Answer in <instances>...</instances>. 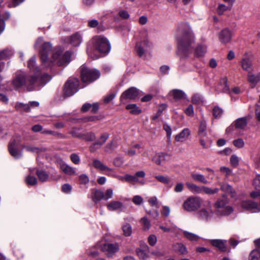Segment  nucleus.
<instances>
[{"label":"nucleus","mask_w":260,"mask_h":260,"mask_svg":"<svg viewBox=\"0 0 260 260\" xmlns=\"http://www.w3.org/2000/svg\"><path fill=\"white\" fill-rule=\"evenodd\" d=\"M41 46L40 55L43 64L46 67L51 66L53 61H56L59 66H67L70 61L71 53L67 51L62 54L60 47L55 48L52 51V45L49 42H44L42 38H39L35 45V47Z\"/></svg>","instance_id":"obj_1"},{"label":"nucleus","mask_w":260,"mask_h":260,"mask_svg":"<svg viewBox=\"0 0 260 260\" xmlns=\"http://www.w3.org/2000/svg\"><path fill=\"white\" fill-rule=\"evenodd\" d=\"M176 39L180 55L186 57L191 52L195 42L194 35L188 23H182L178 25Z\"/></svg>","instance_id":"obj_2"},{"label":"nucleus","mask_w":260,"mask_h":260,"mask_svg":"<svg viewBox=\"0 0 260 260\" xmlns=\"http://www.w3.org/2000/svg\"><path fill=\"white\" fill-rule=\"evenodd\" d=\"M47 76V79L44 80L43 78L39 79L36 77L26 78L24 73H18L14 78L12 84L15 89L19 88L25 85L29 91L36 90L51 79L50 76Z\"/></svg>","instance_id":"obj_3"},{"label":"nucleus","mask_w":260,"mask_h":260,"mask_svg":"<svg viewBox=\"0 0 260 260\" xmlns=\"http://www.w3.org/2000/svg\"><path fill=\"white\" fill-rule=\"evenodd\" d=\"M107 170H104L105 174L109 176H113L121 181H125L133 184L139 183L140 185L145 184L144 178L145 177V173L144 171H139L135 174L134 175L126 174L123 176L116 175L113 169L107 166Z\"/></svg>","instance_id":"obj_4"},{"label":"nucleus","mask_w":260,"mask_h":260,"mask_svg":"<svg viewBox=\"0 0 260 260\" xmlns=\"http://www.w3.org/2000/svg\"><path fill=\"white\" fill-rule=\"evenodd\" d=\"M203 203V200L200 197L190 196L186 199L182 204V208L188 212L198 211Z\"/></svg>","instance_id":"obj_5"},{"label":"nucleus","mask_w":260,"mask_h":260,"mask_svg":"<svg viewBox=\"0 0 260 260\" xmlns=\"http://www.w3.org/2000/svg\"><path fill=\"white\" fill-rule=\"evenodd\" d=\"M81 78L82 82L88 84L100 76V72L93 69L87 68L85 66H82L80 68Z\"/></svg>","instance_id":"obj_6"},{"label":"nucleus","mask_w":260,"mask_h":260,"mask_svg":"<svg viewBox=\"0 0 260 260\" xmlns=\"http://www.w3.org/2000/svg\"><path fill=\"white\" fill-rule=\"evenodd\" d=\"M95 51L108 53L110 50V44L106 38L99 36L93 38Z\"/></svg>","instance_id":"obj_7"},{"label":"nucleus","mask_w":260,"mask_h":260,"mask_svg":"<svg viewBox=\"0 0 260 260\" xmlns=\"http://www.w3.org/2000/svg\"><path fill=\"white\" fill-rule=\"evenodd\" d=\"M79 80L76 78H70L64 85L63 93L66 96H71L79 89Z\"/></svg>","instance_id":"obj_8"},{"label":"nucleus","mask_w":260,"mask_h":260,"mask_svg":"<svg viewBox=\"0 0 260 260\" xmlns=\"http://www.w3.org/2000/svg\"><path fill=\"white\" fill-rule=\"evenodd\" d=\"M147 37L148 34L146 32L145 37L142 39L141 41L137 44V53L140 57L145 54L147 48H151L153 46L152 43L148 39Z\"/></svg>","instance_id":"obj_9"},{"label":"nucleus","mask_w":260,"mask_h":260,"mask_svg":"<svg viewBox=\"0 0 260 260\" xmlns=\"http://www.w3.org/2000/svg\"><path fill=\"white\" fill-rule=\"evenodd\" d=\"M100 248L101 250L106 253L108 255H112L116 252L119 249L118 245L117 244H112L102 242L96 246Z\"/></svg>","instance_id":"obj_10"},{"label":"nucleus","mask_w":260,"mask_h":260,"mask_svg":"<svg viewBox=\"0 0 260 260\" xmlns=\"http://www.w3.org/2000/svg\"><path fill=\"white\" fill-rule=\"evenodd\" d=\"M212 215L213 211L209 202L208 203V205L206 207L200 210H199L197 212L198 218L201 220L206 221L209 220L212 217Z\"/></svg>","instance_id":"obj_11"},{"label":"nucleus","mask_w":260,"mask_h":260,"mask_svg":"<svg viewBox=\"0 0 260 260\" xmlns=\"http://www.w3.org/2000/svg\"><path fill=\"white\" fill-rule=\"evenodd\" d=\"M138 90L135 87H131L125 91L121 95L120 101L122 102L124 100H134L138 97Z\"/></svg>","instance_id":"obj_12"},{"label":"nucleus","mask_w":260,"mask_h":260,"mask_svg":"<svg viewBox=\"0 0 260 260\" xmlns=\"http://www.w3.org/2000/svg\"><path fill=\"white\" fill-rule=\"evenodd\" d=\"M241 207L252 212H258L260 211V206L256 203L252 201H243L241 203Z\"/></svg>","instance_id":"obj_13"},{"label":"nucleus","mask_w":260,"mask_h":260,"mask_svg":"<svg viewBox=\"0 0 260 260\" xmlns=\"http://www.w3.org/2000/svg\"><path fill=\"white\" fill-rule=\"evenodd\" d=\"M9 151L11 155L15 158L18 159L22 155V152L18 149V143L15 140H13L10 142Z\"/></svg>","instance_id":"obj_14"},{"label":"nucleus","mask_w":260,"mask_h":260,"mask_svg":"<svg viewBox=\"0 0 260 260\" xmlns=\"http://www.w3.org/2000/svg\"><path fill=\"white\" fill-rule=\"evenodd\" d=\"M109 137V135L105 133L102 134L99 138V140L93 143L91 146H90V151L92 152H94L96 149L100 148L107 141Z\"/></svg>","instance_id":"obj_15"},{"label":"nucleus","mask_w":260,"mask_h":260,"mask_svg":"<svg viewBox=\"0 0 260 260\" xmlns=\"http://www.w3.org/2000/svg\"><path fill=\"white\" fill-rule=\"evenodd\" d=\"M36 63V59L35 57H31L28 61L27 63V67L31 70H34L35 73L36 74L35 76L39 79L43 78L44 80H46L47 79V75L50 76L48 74H44L42 77H39L40 75V70L38 67H35Z\"/></svg>","instance_id":"obj_16"},{"label":"nucleus","mask_w":260,"mask_h":260,"mask_svg":"<svg viewBox=\"0 0 260 260\" xmlns=\"http://www.w3.org/2000/svg\"><path fill=\"white\" fill-rule=\"evenodd\" d=\"M240 64L242 69L248 73L252 70V61L248 56H245L240 61Z\"/></svg>","instance_id":"obj_17"},{"label":"nucleus","mask_w":260,"mask_h":260,"mask_svg":"<svg viewBox=\"0 0 260 260\" xmlns=\"http://www.w3.org/2000/svg\"><path fill=\"white\" fill-rule=\"evenodd\" d=\"M232 38V34L231 31L228 29L225 28L222 30L219 34V41L224 44L229 42Z\"/></svg>","instance_id":"obj_18"},{"label":"nucleus","mask_w":260,"mask_h":260,"mask_svg":"<svg viewBox=\"0 0 260 260\" xmlns=\"http://www.w3.org/2000/svg\"><path fill=\"white\" fill-rule=\"evenodd\" d=\"M253 185L255 190L251 192L250 196L252 198H256L260 196V175L254 178Z\"/></svg>","instance_id":"obj_19"},{"label":"nucleus","mask_w":260,"mask_h":260,"mask_svg":"<svg viewBox=\"0 0 260 260\" xmlns=\"http://www.w3.org/2000/svg\"><path fill=\"white\" fill-rule=\"evenodd\" d=\"M190 134L189 129L187 128H184L179 134L176 135L175 140L177 142H183L187 140Z\"/></svg>","instance_id":"obj_20"},{"label":"nucleus","mask_w":260,"mask_h":260,"mask_svg":"<svg viewBox=\"0 0 260 260\" xmlns=\"http://www.w3.org/2000/svg\"><path fill=\"white\" fill-rule=\"evenodd\" d=\"M217 90L219 92L230 93V87L228 85V79L226 77L221 79L217 87Z\"/></svg>","instance_id":"obj_21"},{"label":"nucleus","mask_w":260,"mask_h":260,"mask_svg":"<svg viewBox=\"0 0 260 260\" xmlns=\"http://www.w3.org/2000/svg\"><path fill=\"white\" fill-rule=\"evenodd\" d=\"M247 80L251 84L252 87L255 86L260 82V72L256 74H254L251 72L248 73Z\"/></svg>","instance_id":"obj_22"},{"label":"nucleus","mask_w":260,"mask_h":260,"mask_svg":"<svg viewBox=\"0 0 260 260\" xmlns=\"http://www.w3.org/2000/svg\"><path fill=\"white\" fill-rule=\"evenodd\" d=\"M82 41V35L77 32L70 37V42L74 46H78Z\"/></svg>","instance_id":"obj_23"},{"label":"nucleus","mask_w":260,"mask_h":260,"mask_svg":"<svg viewBox=\"0 0 260 260\" xmlns=\"http://www.w3.org/2000/svg\"><path fill=\"white\" fill-rule=\"evenodd\" d=\"M226 242L225 240H222L215 239L211 240V244L221 251H225L226 250Z\"/></svg>","instance_id":"obj_24"},{"label":"nucleus","mask_w":260,"mask_h":260,"mask_svg":"<svg viewBox=\"0 0 260 260\" xmlns=\"http://www.w3.org/2000/svg\"><path fill=\"white\" fill-rule=\"evenodd\" d=\"M136 252L140 258L144 259L148 256L149 247L146 245H143L140 248L137 249Z\"/></svg>","instance_id":"obj_25"},{"label":"nucleus","mask_w":260,"mask_h":260,"mask_svg":"<svg viewBox=\"0 0 260 260\" xmlns=\"http://www.w3.org/2000/svg\"><path fill=\"white\" fill-rule=\"evenodd\" d=\"M88 26L91 28H96L98 32L103 31L105 30V27L102 24H100L99 21L95 19L88 20Z\"/></svg>","instance_id":"obj_26"},{"label":"nucleus","mask_w":260,"mask_h":260,"mask_svg":"<svg viewBox=\"0 0 260 260\" xmlns=\"http://www.w3.org/2000/svg\"><path fill=\"white\" fill-rule=\"evenodd\" d=\"M167 156H168V155L165 153H157L153 156L152 160L156 164L160 165L163 161L166 160Z\"/></svg>","instance_id":"obj_27"},{"label":"nucleus","mask_w":260,"mask_h":260,"mask_svg":"<svg viewBox=\"0 0 260 260\" xmlns=\"http://www.w3.org/2000/svg\"><path fill=\"white\" fill-rule=\"evenodd\" d=\"M220 189L223 191L230 194L232 197L234 198L236 197V192L231 186L228 184H223L219 183Z\"/></svg>","instance_id":"obj_28"},{"label":"nucleus","mask_w":260,"mask_h":260,"mask_svg":"<svg viewBox=\"0 0 260 260\" xmlns=\"http://www.w3.org/2000/svg\"><path fill=\"white\" fill-rule=\"evenodd\" d=\"M123 207V204L119 201H112L107 205V208L110 211L121 209Z\"/></svg>","instance_id":"obj_29"},{"label":"nucleus","mask_w":260,"mask_h":260,"mask_svg":"<svg viewBox=\"0 0 260 260\" xmlns=\"http://www.w3.org/2000/svg\"><path fill=\"white\" fill-rule=\"evenodd\" d=\"M60 168L63 172L68 175H73L76 174L75 169L66 164H61Z\"/></svg>","instance_id":"obj_30"},{"label":"nucleus","mask_w":260,"mask_h":260,"mask_svg":"<svg viewBox=\"0 0 260 260\" xmlns=\"http://www.w3.org/2000/svg\"><path fill=\"white\" fill-rule=\"evenodd\" d=\"M228 202L225 199L219 200L214 204L216 211L218 212H222L223 209L228 205Z\"/></svg>","instance_id":"obj_31"},{"label":"nucleus","mask_w":260,"mask_h":260,"mask_svg":"<svg viewBox=\"0 0 260 260\" xmlns=\"http://www.w3.org/2000/svg\"><path fill=\"white\" fill-rule=\"evenodd\" d=\"M234 123L236 128L244 129L247 125V119L246 117L240 118L235 120Z\"/></svg>","instance_id":"obj_32"},{"label":"nucleus","mask_w":260,"mask_h":260,"mask_svg":"<svg viewBox=\"0 0 260 260\" xmlns=\"http://www.w3.org/2000/svg\"><path fill=\"white\" fill-rule=\"evenodd\" d=\"M191 177L194 181L201 182L203 184H208L210 183L202 174L192 173L191 175Z\"/></svg>","instance_id":"obj_33"},{"label":"nucleus","mask_w":260,"mask_h":260,"mask_svg":"<svg viewBox=\"0 0 260 260\" xmlns=\"http://www.w3.org/2000/svg\"><path fill=\"white\" fill-rule=\"evenodd\" d=\"M207 124L206 122L204 120H202L200 122V126L199 127L198 134L201 137H204L207 135L206 132Z\"/></svg>","instance_id":"obj_34"},{"label":"nucleus","mask_w":260,"mask_h":260,"mask_svg":"<svg viewBox=\"0 0 260 260\" xmlns=\"http://www.w3.org/2000/svg\"><path fill=\"white\" fill-rule=\"evenodd\" d=\"M188 189L194 193H202V186H199L194 184L187 182L186 183Z\"/></svg>","instance_id":"obj_35"},{"label":"nucleus","mask_w":260,"mask_h":260,"mask_svg":"<svg viewBox=\"0 0 260 260\" xmlns=\"http://www.w3.org/2000/svg\"><path fill=\"white\" fill-rule=\"evenodd\" d=\"M174 250L179 252L181 254H185L187 253L186 247L182 243H176L173 246Z\"/></svg>","instance_id":"obj_36"},{"label":"nucleus","mask_w":260,"mask_h":260,"mask_svg":"<svg viewBox=\"0 0 260 260\" xmlns=\"http://www.w3.org/2000/svg\"><path fill=\"white\" fill-rule=\"evenodd\" d=\"M92 165L95 169L101 171H103L104 170H107V166L98 159H93Z\"/></svg>","instance_id":"obj_37"},{"label":"nucleus","mask_w":260,"mask_h":260,"mask_svg":"<svg viewBox=\"0 0 260 260\" xmlns=\"http://www.w3.org/2000/svg\"><path fill=\"white\" fill-rule=\"evenodd\" d=\"M207 51V47L205 45H199L195 50L196 55L198 57L203 56Z\"/></svg>","instance_id":"obj_38"},{"label":"nucleus","mask_w":260,"mask_h":260,"mask_svg":"<svg viewBox=\"0 0 260 260\" xmlns=\"http://www.w3.org/2000/svg\"><path fill=\"white\" fill-rule=\"evenodd\" d=\"M170 94L176 100L182 99L185 96V93L182 91L177 89L172 90Z\"/></svg>","instance_id":"obj_39"},{"label":"nucleus","mask_w":260,"mask_h":260,"mask_svg":"<svg viewBox=\"0 0 260 260\" xmlns=\"http://www.w3.org/2000/svg\"><path fill=\"white\" fill-rule=\"evenodd\" d=\"M104 192L100 190H96L93 193V196H92V201L94 203H97L98 201H100L101 200L104 199Z\"/></svg>","instance_id":"obj_40"},{"label":"nucleus","mask_w":260,"mask_h":260,"mask_svg":"<svg viewBox=\"0 0 260 260\" xmlns=\"http://www.w3.org/2000/svg\"><path fill=\"white\" fill-rule=\"evenodd\" d=\"M126 109L129 110L132 114L137 115L141 112V110L136 104L127 105Z\"/></svg>","instance_id":"obj_41"},{"label":"nucleus","mask_w":260,"mask_h":260,"mask_svg":"<svg viewBox=\"0 0 260 260\" xmlns=\"http://www.w3.org/2000/svg\"><path fill=\"white\" fill-rule=\"evenodd\" d=\"M37 175L39 180L41 182L47 181L49 179V175L43 170H37Z\"/></svg>","instance_id":"obj_42"},{"label":"nucleus","mask_w":260,"mask_h":260,"mask_svg":"<svg viewBox=\"0 0 260 260\" xmlns=\"http://www.w3.org/2000/svg\"><path fill=\"white\" fill-rule=\"evenodd\" d=\"M219 191L218 188H211L206 186H202V193L204 192L207 194H214L217 193Z\"/></svg>","instance_id":"obj_43"},{"label":"nucleus","mask_w":260,"mask_h":260,"mask_svg":"<svg viewBox=\"0 0 260 260\" xmlns=\"http://www.w3.org/2000/svg\"><path fill=\"white\" fill-rule=\"evenodd\" d=\"M22 148L25 149L26 151L32 153H39L44 150L42 148L37 147L32 145H24Z\"/></svg>","instance_id":"obj_44"},{"label":"nucleus","mask_w":260,"mask_h":260,"mask_svg":"<svg viewBox=\"0 0 260 260\" xmlns=\"http://www.w3.org/2000/svg\"><path fill=\"white\" fill-rule=\"evenodd\" d=\"M183 235L186 239L192 241H197L200 238L199 236L187 231L183 232Z\"/></svg>","instance_id":"obj_45"},{"label":"nucleus","mask_w":260,"mask_h":260,"mask_svg":"<svg viewBox=\"0 0 260 260\" xmlns=\"http://www.w3.org/2000/svg\"><path fill=\"white\" fill-rule=\"evenodd\" d=\"M249 260H260V251L256 249L251 251L249 255Z\"/></svg>","instance_id":"obj_46"},{"label":"nucleus","mask_w":260,"mask_h":260,"mask_svg":"<svg viewBox=\"0 0 260 260\" xmlns=\"http://www.w3.org/2000/svg\"><path fill=\"white\" fill-rule=\"evenodd\" d=\"M13 54V51L10 49H5L0 51V59H5Z\"/></svg>","instance_id":"obj_47"},{"label":"nucleus","mask_w":260,"mask_h":260,"mask_svg":"<svg viewBox=\"0 0 260 260\" xmlns=\"http://www.w3.org/2000/svg\"><path fill=\"white\" fill-rule=\"evenodd\" d=\"M231 8L230 7L229 8L224 4H219L217 8V12L219 15H222L225 11L230 10Z\"/></svg>","instance_id":"obj_48"},{"label":"nucleus","mask_w":260,"mask_h":260,"mask_svg":"<svg viewBox=\"0 0 260 260\" xmlns=\"http://www.w3.org/2000/svg\"><path fill=\"white\" fill-rule=\"evenodd\" d=\"M82 136L83 137L81 138L82 139L89 141H93L95 138V135L92 132H89L85 134H82Z\"/></svg>","instance_id":"obj_49"},{"label":"nucleus","mask_w":260,"mask_h":260,"mask_svg":"<svg viewBox=\"0 0 260 260\" xmlns=\"http://www.w3.org/2000/svg\"><path fill=\"white\" fill-rule=\"evenodd\" d=\"M79 129L78 128L73 127L71 131H69V133L71 134L74 137L81 138H82V134L79 133Z\"/></svg>","instance_id":"obj_50"},{"label":"nucleus","mask_w":260,"mask_h":260,"mask_svg":"<svg viewBox=\"0 0 260 260\" xmlns=\"http://www.w3.org/2000/svg\"><path fill=\"white\" fill-rule=\"evenodd\" d=\"M26 182L28 185H36L37 183V179L35 176H32L31 175H28L26 178Z\"/></svg>","instance_id":"obj_51"},{"label":"nucleus","mask_w":260,"mask_h":260,"mask_svg":"<svg viewBox=\"0 0 260 260\" xmlns=\"http://www.w3.org/2000/svg\"><path fill=\"white\" fill-rule=\"evenodd\" d=\"M223 113V110L218 106L215 107L213 109V114L215 118L221 117Z\"/></svg>","instance_id":"obj_52"},{"label":"nucleus","mask_w":260,"mask_h":260,"mask_svg":"<svg viewBox=\"0 0 260 260\" xmlns=\"http://www.w3.org/2000/svg\"><path fill=\"white\" fill-rule=\"evenodd\" d=\"M123 234L126 236H129L131 235L132 229L129 224H126L122 227Z\"/></svg>","instance_id":"obj_53"},{"label":"nucleus","mask_w":260,"mask_h":260,"mask_svg":"<svg viewBox=\"0 0 260 260\" xmlns=\"http://www.w3.org/2000/svg\"><path fill=\"white\" fill-rule=\"evenodd\" d=\"M234 210L232 207L230 206H227L226 207L223 209L222 212H218L219 214L222 215H229L233 212Z\"/></svg>","instance_id":"obj_54"},{"label":"nucleus","mask_w":260,"mask_h":260,"mask_svg":"<svg viewBox=\"0 0 260 260\" xmlns=\"http://www.w3.org/2000/svg\"><path fill=\"white\" fill-rule=\"evenodd\" d=\"M16 108L18 110L24 111L26 112H29L30 107L28 105H24L22 103L17 104L16 106Z\"/></svg>","instance_id":"obj_55"},{"label":"nucleus","mask_w":260,"mask_h":260,"mask_svg":"<svg viewBox=\"0 0 260 260\" xmlns=\"http://www.w3.org/2000/svg\"><path fill=\"white\" fill-rule=\"evenodd\" d=\"M141 222L143 225L144 230H148L149 229L150 226V222L146 217H144L141 218Z\"/></svg>","instance_id":"obj_56"},{"label":"nucleus","mask_w":260,"mask_h":260,"mask_svg":"<svg viewBox=\"0 0 260 260\" xmlns=\"http://www.w3.org/2000/svg\"><path fill=\"white\" fill-rule=\"evenodd\" d=\"M233 144L238 148H242L244 146L245 143L242 139H238L233 141Z\"/></svg>","instance_id":"obj_57"},{"label":"nucleus","mask_w":260,"mask_h":260,"mask_svg":"<svg viewBox=\"0 0 260 260\" xmlns=\"http://www.w3.org/2000/svg\"><path fill=\"white\" fill-rule=\"evenodd\" d=\"M116 147V145L113 142H111L108 144L105 147V151L107 152H112V151Z\"/></svg>","instance_id":"obj_58"},{"label":"nucleus","mask_w":260,"mask_h":260,"mask_svg":"<svg viewBox=\"0 0 260 260\" xmlns=\"http://www.w3.org/2000/svg\"><path fill=\"white\" fill-rule=\"evenodd\" d=\"M155 178L160 182L167 184L169 183L170 180L168 178L162 175L156 176Z\"/></svg>","instance_id":"obj_59"},{"label":"nucleus","mask_w":260,"mask_h":260,"mask_svg":"<svg viewBox=\"0 0 260 260\" xmlns=\"http://www.w3.org/2000/svg\"><path fill=\"white\" fill-rule=\"evenodd\" d=\"M157 241V238L155 235H150L148 238V242L150 246H154Z\"/></svg>","instance_id":"obj_60"},{"label":"nucleus","mask_w":260,"mask_h":260,"mask_svg":"<svg viewBox=\"0 0 260 260\" xmlns=\"http://www.w3.org/2000/svg\"><path fill=\"white\" fill-rule=\"evenodd\" d=\"M171 212L170 208L167 206H164L162 207V210L161 211V214L165 216L168 217L170 215V213Z\"/></svg>","instance_id":"obj_61"},{"label":"nucleus","mask_w":260,"mask_h":260,"mask_svg":"<svg viewBox=\"0 0 260 260\" xmlns=\"http://www.w3.org/2000/svg\"><path fill=\"white\" fill-rule=\"evenodd\" d=\"M118 15L123 19H127L129 18V15L127 11L124 10H120L118 12Z\"/></svg>","instance_id":"obj_62"},{"label":"nucleus","mask_w":260,"mask_h":260,"mask_svg":"<svg viewBox=\"0 0 260 260\" xmlns=\"http://www.w3.org/2000/svg\"><path fill=\"white\" fill-rule=\"evenodd\" d=\"M123 162V158L120 157H117L113 160V165L116 167H120Z\"/></svg>","instance_id":"obj_63"},{"label":"nucleus","mask_w":260,"mask_h":260,"mask_svg":"<svg viewBox=\"0 0 260 260\" xmlns=\"http://www.w3.org/2000/svg\"><path fill=\"white\" fill-rule=\"evenodd\" d=\"M230 161L232 166L236 167L239 163V158L236 155H232L231 157Z\"/></svg>","instance_id":"obj_64"}]
</instances>
